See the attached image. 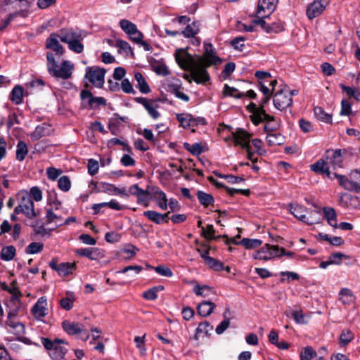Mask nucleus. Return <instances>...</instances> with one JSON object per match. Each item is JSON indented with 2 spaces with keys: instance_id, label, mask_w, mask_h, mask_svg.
Segmentation results:
<instances>
[{
  "instance_id": "cd10ccee",
  "label": "nucleus",
  "mask_w": 360,
  "mask_h": 360,
  "mask_svg": "<svg viewBox=\"0 0 360 360\" xmlns=\"http://www.w3.org/2000/svg\"><path fill=\"white\" fill-rule=\"evenodd\" d=\"M323 217L321 211L318 210H314L308 211V212H307V215L305 216L303 222L306 223L308 225H313L320 223Z\"/></svg>"
},
{
  "instance_id": "680f3d73",
  "label": "nucleus",
  "mask_w": 360,
  "mask_h": 360,
  "mask_svg": "<svg viewBox=\"0 0 360 360\" xmlns=\"http://www.w3.org/2000/svg\"><path fill=\"white\" fill-rule=\"evenodd\" d=\"M184 146L187 150L193 155H199L202 153V146L200 143H196L191 145L188 143H185Z\"/></svg>"
},
{
  "instance_id": "79ce46f5",
  "label": "nucleus",
  "mask_w": 360,
  "mask_h": 360,
  "mask_svg": "<svg viewBox=\"0 0 360 360\" xmlns=\"http://www.w3.org/2000/svg\"><path fill=\"white\" fill-rule=\"evenodd\" d=\"M266 141L270 146L281 145L284 141V136L279 133L269 134L266 136Z\"/></svg>"
},
{
  "instance_id": "6ab92c4d",
  "label": "nucleus",
  "mask_w": 360,
  "mask_h": 360,
  "mask_svg": "<svg viewBox=\"0 0 360 360\" xmlns=\"http://www.w3.org/2000/svg\"><path fill=\"white\" fill-rule=\"evenodd\" d=\"M231 139L236 146H240L248 151V134L245 130L238 129L235 132L232 133Z\"/></svg>"
},
{
  "instance_id": "a19ab883",
  "label": "nucleus",
  "mask_w": 360,
  "mask_h": 360,
  "mask_svg": "<svg viewBox=\"0 0 360 360\" xmlns=\"http://www.w3.org/2000/svg\"><path fill=\"white\" fill-rule=\"evenodd\" d=\"M27 153V144L24 141H19L16 146V159L21 162L25 160Z\"/></svg>"
},
{
  "instance_id": "412c9836",
  "label": "nucleus",
  "mask_w": 360,
  "mask_h": 360,
  "mask_svg": "<svg viewBox=\"0 0 360 360\" xmlns=\"http://www.w3.org/2000/svg\"><path fill=\"white\" fill-rule=\"evenodd\" d=\"M198 251L209 268L214 269V270H224L221 263L208 255L209 250L206 248L198 249ZM225 270H229V268L226 267Z\"/></svg>"
},
{
  "instance_id": "338daca9",
  "label": "nucleus",
  "mask_w": 360,
  "mask_h": 360,
  "mask_svg": "<svg viewBox=\"0 0 360 360\" xmlns=\"http://www.w3.org/2000/svg\"><path fill=\"white\" fill-rule=\"evenodd\" d=\"M223 94L225 96H232L235 98H239L240 96L237 89L230 87L228 84L224 85Z\"/></svg>"
},
{
  "instance_id": "ddd939ff",
  "label": "nucleus",
  "mask_w": 360,
  "mask_h": 360,
  "mask_svg": "<svg viewBox=\"0 0 360 360\" xmlns=\"http://www.w3.org/2000/svg\"><path fill=\"white\" fill-rule=\"evenodd\" d=\"M278 2V0H259L256 15H250V19L269 18Z\"/></svg>"
},
{
  "instance_id": "c756f323",
  "label": "nucleus",
  "mask_w": 360,
  "mask_h": 360,
  "mask_svg": "<svg viewBox=\"0 0 360 360\" xmlns=\"http://www.w3.org/2000/svg\"><path fill=\"white\" fill-rule=\"evenodd\" d=\"M290 212L300 221H304L308 209L298 204H291L290 205Z\"/></svg>"
},
{
  "instance_id": "1a4fd4ad",
  "label": "nucleus",
  "mask_w": 360,
  "mask_h": 360,
  "mask_svg": "<svg viewBox=\"0 0 360 360\" xmlns=\"http://www.w3.org/2000/svg\"><path fill=\"white\" fill-rule=\"evenodd\" d=\"M265 18H266L250 19L249 20V32H255L262 30L266 33H276L283 29V26L278 23L268 25L264 20Z\"/></svg>"
},
{
  "instance_id": "c03bdc74",
  "label": "nucleus",
  "mask_w": 360,
  "mask_h": 360,
  "mask_svg": "<svg viewBox=\"0 0 360 360\" xmlns=\"http://www.w3.org/2000/svg\"><path fill=\"white\" fill-rule=\"evenodd\" d=\"M120 26L122 30L129 36L137 29L136 25L131 21L122 19L120 21Z\"/></svg>"
},
{
  "instance_id": "0e129e2a",
  "label": "nucleus",
  "mask_w": 360,
  "mask_h": 360,
  "mask_svg": "<svg viewBox=\"0 0 360 360\" xmlns=\"http://www.w3.org/2000/svg\"><path fill=\"white\" fill-rule=\"evenodd\" d=\"M145 337L146 335L140 337L136 336L134 338V342L136 347L139 349L141 354L144 355L146 354V349L145 347Z\"/></svg>"
},
{
  "instance_id": "3c124183",
  "label": "nucleus",
  "mask_w": 360,
  "mask_h": 360,
  "mask_svg": "<svg viewBox=\"0 0 360 360\" xmlns=\"http://www.w3.org/2000/svg\"><path fill=\"white\" fill-rule=\"evenodd\" d=\"M198 199L200 203L203 206H208L214 202L213 197L208 193L199 191L197 193Z\"/></svg>"
},
{
  "instance_id": "774afa93",
  "label": "nucleus",
  "mask_w": 360,
  "mask_h": 360,
  "mask_svg": "<svg viewBox=\"0 0 360 360\" xmlns=\"http://www.w3.org/2000/svg\"><path fill=\"white\" fill-rule=\"evenodd\" d=\"M236 65L233 63H229L225 65L224 68L221 74V77L224 79H226L235 70Z\"/></svg>"
},
{
  "instance_id": "4c0bfd02",
  "label": "nucleus",
  "mask_w": 360,
  "mask_h": 360,
  "mask_svg": "<svg viewBox=\"0 0 360 360\" xmlns=\"http://www.w3.org/2000/svg\"><path fill=\"white\" fill-rule=\"evenodd\" d=\"M23 88L21 86H15L10 96L11 100L16 105H19L22 102Z\"/></svg>"
},
{
  "instance_id": "f704fd0d",
  "label": "nucleus",
  "mask_w": 360,
  "mask_h": 360,
  "mask_svg": "<svg viewBox=\"0 0 360 360\" xmlns=\"http://www.w3.org/2000/svg\"><path fill=\"white\" fill-rule=\"evenodd\" d=\"M290 316L297 324H307L309 321V316L304 314L300 309H294L290 311Z\"/></svg>"
},
{
  "instance_id": "f8f14e48",
  "label": "nucleus",
  "mask_w": 360,
  "mask_h": 360,
  "mask_svg": "<svg viewBox=\"0 0 360 360\" xmlns=\"http://www.w3.org/2000/svg\"><path fill=\"white\" fill-rule=\"evenodd\" d=\"M274 107L278 110H283L290 107L292 103L290 90L283 88L276 91L273 97Z\"/></svg>"
},
{
  "instance_id": "4be33fe9",
  "label": "nucleus",
  "mask_w": 360,
  "mask_h": 360,
  "mask_svg": "<svg viewBox=\"0 0 360 360\" xmlns=\"http://www.w3.org/2000/svg\"><path fill=\"white\" fill-rule=\"evenodd\" d=\"M310 167L313 172L320 174H326L328 179H333L332 172L330 170V166L327 160H319Z\"/></svg>"
},
{
  "instance_id": "9d476101",
  "label": "nucleus",
  "mask_w": 360,
  "mask_h": 360,
  "mask_svg": "<svg viewBox=\"0 0 360 360\" xmlns=\"http://www.w3.org/2000/svg\"><path fill=\"white\" fill-rule=\"evenodd\" d=\"M105 70L98 66L86 67L85 69V79L96 87L101 88L104 84Z\"/></svg>"
},
{
  "instance_id": "dca6fc26",
  "label": "nucleus",
  "mask_w": 360,
  "mask_h": 360,
  "mask_svg": "<svg viewBox=\"0 0 360 360\" xmlns=\"http://www.w3.org/2000/svg\"><path fill=\"white\" fill-rule=\"evenodd\" d=\"M333 179L336 178L338 181L340 186L343 187L347 191H354L356 193H360V185L353 181H350L346 176L338 174L337 173H332Z\"/></svg>"
},
{
  "instance_id": "f3484780",
  "label": "nucleus",
  "mask_w": 360,
  "mask_h": 360,
  "mask_svg": "<svg viewBox=\"0 0 360 360\" xmlns=\"http://www.w3.org/2000/svg\"><path fill=\"white\" fill-rule=\"evenodd\" d=\"M176 117L180 126L185 129L195 127L202 120L201 118H195L188 113H179L176 115Z\"/></svg>"
},
{
  "instance_id": "69168bd1",
  "label": "nucleus",
  "mask_w": 360,
  "mask_h": 360,
  "mask_svg": "<svg viewBox=\"0 0 360 360\" xmlns=\"http://www.w3.org/2000/svg\"><path fill=\"white\" fill-rule=\"evenodd\" d=\"M43 249V244L40 243H32L27 249L26 252L28 254H36L41 252Z\"/></svg>"
},
{
  "instance_id": "49530a36",
  "label": "nucleus",
  "mask_w": 360,
  "mask_h": 360,
  "mask_svg": "<svg viewBox=\"0 0 360 360\" xmlns=\"http://www.w3.org/2000/svg\"><path fill=\"white\" fill-rule=\"evenodd\" d=\"M262 142L261 140L252 139L251 143L249 142V160H252V153L262 154Z\"/></svg>"
},
{
  "instance_id": "bf43d9fd",
  "label": "nucleus",
  "mask_w": 360,
  "mask_h": 360,
  "mask_svg": "<svg viewBox=\"0 0 360 360\" xmlns=\"http://www.w3.org/2000/svg\"><path fill=\"white\" fill-rule=\"evenodd\" d=\"M316 354V352L311 347H307L301 352L300 359L311 360Z\"/></svg>"
},
{
  "instance_id": "13d9d810",
  "label": "nucleus",
  "mask_w": 360,
  "mask_h": 360,
  "mask_svg": "<svg viewBox=\"0 0 360 360\" xmlns=\"http://www.w3.org/2000/svg\"><path fill=\"white\" fill-rule=\"evenodd\" d=\"M46 220L48 224L53 222L58 224L62 221V218L60 216L54 213L52 210L49 209L46 211Z\"/></svg>"
},
{
  "instance_id": "393cba45",
  "label": "nucleus",
  "mask_w": 360,
  "mask_h": 360,
  "mask_svg": "<svg viewBox=\"0 0 360 360\" xmlns=\"http://www.w3.org/2000/svg\"><path fill=\"white\" fill-rule=\"evenodd\" d=\"M259 91L262 93L263 96L262 98L255 103L257 108H264V105L267 103L273 94V91L270 87L266 86V84H262L257 85Z\"/></svg>"
},
{
  "instance_id": "a18cd8bd",
  "label": "nucleus",
  "mask_w": 360,
  "mask_h": 360,
  "mask_svg": "<svg viewBox=\"0 0 360 360\" xmlns=\"http://www.w3.org/2000/svg\"><path fill=\"white\" fill-rule=\"evenodd\" d=\"M13 5V8H27L28 7V1L26 0H4L1 8L6 10V6Z\"/></svg>"
},
{
  "instance_id": "20e7f679",
  "label": "nucleus",
  "mask_w": 360,
  "mask_h": 360,
  "mask_svg": "<svg viewBox=\"0 0 360 360\" xmlns=\"http://www.w3.org/2000/svg\"><path fill=\"white\" fill-rule=\"evenodd\" d=\"M61 41L68 44V49L76 53H81L84 51L82 43L85 35L81 30L72 28L61 29Z\"/></svg>"
},
{
  "instance_id": "6e6d98bb",
  "label": "nucleus",
  "mask_w": 360,
  "mask_h": 360,
  "mask_svg": "<svg viewBox=\"0 0 360 360\" xmlns=\"http://www.w3.org/2000/svg\"><path fill=\"white\" fill-rule=\"evenodd\" d=\"M354 338V334L350 330H343L340 336V345L345 346Z\"/></svg>"
},
{
  "instance_id": "864d4df0",
  "label": "nucleus",
  "mask_w": 360,
  "mask_h": 360,
  "mask_svg": "<svg viewBox=\"0 0 360 360\" xmlns=\"http://www.w3.org/2000/svg\"><path fill=\"white\" fill-rule=\"evenodd\" d=\"M255 76L257 79V85L262 84H267L269 79L271 78V75L266 71H256Z\"/></svg>"
},
{
  "instance_id": "4d7b16f0",
  "label": "nucleus",
  "mask_w": 360,
  "mask_h": 360,
  "mask_svg": "<svg viewBox=\"0 0 360 360\" xmlns=\"http://www.w3.org/2000/svg\"><path fill=\"white\" fill-rule=\"evenodd\" d=\"M58 188L65 192L70 190L71 186V182L70 179L67 176H61L58 181Z\"/></svg>"
},
{
  "instance_id": "a878e982",
  "label": "nucleus",
  "mask_w": 360,
  "mask_h": 360,
  "mask_svg": "<svg viewBox=\"0 0 360 360\" xmlns=\"http://www.w3.org/2000/svg\"><path fill=\"white\" fill-rule=\"evenodd\" d=\"M169 212L160 214L153 210H147L143 212V216L147 217L150 221L160 224L162 222H168V215Z\"/></svg>"
},
{
  "instance_id": "423d86ee",
  "label": "nucleus",
  "mask_w": 360,
  "mask_h": 360,
  "mask_svg": "<svg viewBox=\"0 0 360 360\" xmlns=\"http://www.w3.org/2000/svg\"><path fill=\"white\" fill-rule=\"evenodd\" d=\"M18 196L19 202L14 212L16 214L22 213L29 219L34 218L37 216V213L34 210V202L29 193L22 191L18 193Z\"/></svg>"
},
{
  "instance_id": "2eb2a0df",
  "label": "nucleus",
  "mask_w": 360,
  "mask_h": 360,
  "mask_svg": "<svg viewBox=\"0 0 360 360\" xmlns=\"http://www.w3.org/2000/svg\"><path fill=\"white\" fill-rule=\"evenodd\" d=\"M47 299L45 296L39 297L31 309L33 316L37 320H41L48 314Z\"/></svg>"
},
{
  "instance_id": "052dcab7",
  "label": "nucleus",
  "mask_w": 360,
  "mask_h": 360,
  "mask_svg": "<svg viewBox=\"0 0 360 360\" xmlns=\"http://www.w3.org/2000/svg\"><path fill=\"white\" fill-rule=\"evenodd\" d=\"M214 229L212 225L208 224L206 228L202 227L201 235L208 240L214 239Z\"/></svg>"
},
{
  "instance_id": "58836bf2",
  "label": "nucleus",
  "mask_w": 360,
  "mask_h": 360,
  "mask_svg": "<svg viewBox=\"0 0 360 360\" xmlns=\"http://www.w3.org/2000/svg\"><path fill=\"white\" fill-rule=\"evenodd\" d=\"M340 87L349 98H353L356 101H360V90L359 89L349 87L342 84H340Z\"/></svg>"
},
{
  "instance_id": "37998d69",
  "label": "nucleus",
  "mask_w": 360,
  "mask_h": 360,
  "mask_svg": "<svg viewBox=\"0 0 360 360\" xmlns=\"http://www.w3.org/2000/svg\"><path fill=\"white\" fill-rule=\"evenodd\" d=\"M314 115L316 117L326 123L332 122V116L330 114L326 113L323 109L321 107H315L314 109Z\"/></svg>"
},
{
  "instance_id": "5701e85b",
  "label": "nucleus",
  "mask_w": 360,
  "mask_h": 360,
  "mask_svg": "<svg viewBox=\"0 0 360 360\" xmlns=\"http://www.w3.org/2000/svg\"><path fill=\"white\" fill-rule=\"evenodd\" d=\"M136 101L142 104L149 115L153 119L157 120L160 117V113L158 111V105L152 101L146 98H137Z\"/></svg>"
},
{
  "instance_id": "f03ea898",
  "label": "nucleus",
  "mask_w": 360,
  "mask_h": 360,
  "mask_svg": "<svg viewBox=\"0 0 360 360\" xmlns=\"http://www.w3.org/2000/svg\"><path fill=\"white\" fill-rule=\"evenodd\" d=\"M249 117L255 126L266 122L264 131L266 132L274 131L280 128L281 120L267 114L264 109L257 108L255 103H249Z\"/></svg>"
},
{
  "instance_id": "72a5a7b5",
  "label": "nucleus",
  "mask_w": 360,
  "mask_h": 360,
  "mask_svg": "<svg viewBox=\"0 0 360 360\" xmlns=\"http://www.w3.org/2000/svg\"><path fill=\"white\" fill-rule=\"evenodd\" d=\"M193 292L195 295L204 297H210V295H216L215 291L211 287L206 285H200L196 284L193 288Z\"/></svg>"
},
{
  "instance_id": "9b49d317",
  "label": "nucleus",
  "mask_w": 360,
  "mask_h": 360,
  "mask_svg": "<svg viewBox=\"0 0 360 360\" xmlns=\"http://www.w3.org/2000/svg\"><path fill=\"white\" fill-rule=\"evenodd\" d=\"M61 30L58 33H51L46 40V48L49 51L48 52L53 53L54 57L56 60L63 56L65 53L64 47L60 44L59 40L61 41Z\"/></svg>"
},
{
  "instance_id": "e2e57ef3",
  "label": "nucleus",
  "mask_w": 360,
  "mask_h": 360,
  "mask_svg": "<svg viewBox=\"0 0 360 360\" xmlns=\"http://www.w3.org/2000/svg\"><path fill=\"white\" fill-rule=\"evenodd\" d=\"M245 37H236L231 41V44L234 48V49L241 51L243 50V48L245 47Z\"/></svg>"
},
{
  "instance_id": "bb28decb",
  "label": "nucleus",
  "mask_w": 360,
  "mask_h": 360,
  "mask_svg": "<svg viewBox=\"0 0 360 360\" xmlns=\"http://www.w3.org/2000/svg\"><path fill=\"white\" fill-rule=\"evenodd\" d=\"M339 300L345 305H351L354 303L356 297L350 289L344 288L339 292Z\"/></svg>"
},
{
  "instance_id": "473e14b6",
  "label": "nucleus",
  "mask_w": 360,
  "mask_h": 360,
  "mask_svg": "<svg viewBox=\"0 0 360 360\" xmlns=\"http://www.w3.org/2000/svg\"><path fill=\"white\" fill-rule=\"evenodd\" d=\"M214 307V303L210 301H203L198 306V313L202 316H207L212 312Z\"/></svg>"
},
{
  "instance_id": "f257e3e1",
  "label": "nucleus",
  "mask_w": 360,
  "mask_h": 360,
  "mask_svg": "<svg viewBox=\"0 0 360 360\" xmlns=\"http://www.w3.org/2000/svg\"><path fill=\"white\" fill-rule=\"evenodd\" d=\"M202 56H193L186 49H179L175 51L174 57L179 66L191 72L192 79L198 84H202L210 79L206 68L221 63V59L216 55L211 43L205 41Z\"/></svg>"
},
{
  "instance_id": "7c9ffc66",
  "label": "nucleus",
  "mask_w": 360,
  "mask_h": 360,
  "mask_svg": "<svg viewBox=\"0 0 360 360\" xmlns=\"http://www.w3.org/2000/svg\"><path fill=\"white\" fill-rule=\"evenodd\" d=\"M134 79L136 82V86L142 94H148L150 91V89L146 81V79L141 72H136L134 75Z\"/></svg>"
},
{
  "instance_id": "8fccbe9b",
  "label": "nucleus",
  "mask_w": 360,
  "mask_h": 360,
  "mask_svg": "<svg viewBox=\"0 0 360 360\" xmlns=\"http://www.w3.org/2000/svg\"><path fill=\"white\" fill-rule=\"evenodd\" d=\"M137 251L138 249L135 246L127 245L121 250L120 256L124 259H131L136 255Z\"/></svg>"
},
{
  "instance_id": "39448f33",
  "label": "nucleus",
  "mask_w": 360,
  "mask_h": 360,
  "mask_svg": "<svg viewBox=\"0 0 360 360\" xmlns=\"http://www.w3.org/2000/svg\"><path fill=\"white\" fill-rule=\"evenodd\" d=\"M41 343L49 352L51 358L54 360L63 359L68 352V349L64 345L67 343L62 339L56 338L51 340L48 338H41Z\"/></svg>"
},
{
  "instance_id": "7ed1b4c3",
  "label": "nucleus",
  "mask_w": 360,
  "mask_h": 360,
  "mask_svg": "<svg viewBox=\"0 0 360 360\" xmlns=\"http://www.w3.org/2000/svg\"><path fill=\"white\" fill-rule=\"evenodd\" d=\"M46 60L47 70L51 76L63 79L71 77L75 68V65L71 61L65 60L58 66L59 60H56L52 52L46 53Z\"/></svg>"
},
{
  "instance_id": "603ef678",
  "label": "nucleus",
  "mask_w": 360,
  "mask_h": 360,
  "mask_svg": "<svg viewBox=\"0 0 360 360\" xmlns=\"http://www.w3.org/2000/svg\"><path fill=\"white\" fill-rule=\"evenodd\" d=\"M15 255V248L12 246H6L4 248L1 252V258L4 260H11Z\"/></svg>"
},
{
  "instance_id": "de8ad7c7",
  "label": "nucleus",
  "mask_w": 360,
  "mask_h": 360,
  "mask_svg": "<svg viewBox=\"0 0 360 360\" xmlns=\"http://www.w3.org/2000/svg\"><path fill=\"white\" fill-rule=\"evenodd\" d=\"M116 46L119 49L120 51H123L125 54L134 56V52L130 44L124 40L117 39L115 43Z\"/></svg>"
},
{
  "instance_id": "b1692460",
  "label": "nucleus",
  "mask_w": 360,
  "mask_h": 360,
  "mask_svg": "<svg viewBox=\"0 0 360 360\" xmlns=\"http://www.w3.org/2000/svg\"><path fill=\"white\" fill-rule=\"evenodd\" d=\"M168 88H169V91L172 94L175 95V96L177 97L178 98H179L185 102L189 101V100H190L189 96L181 91V84L179 79H176V80H174V82L169 84Z\"/></svg>"
},
{
  "instance_id": "5fc2aeb1",
  "label": "nucleus",
  "mask_w": 360,
  "mask_h": 360,
  "mask_svg": "<svg viewBox=\"0 0 360 360\" xmlns=\"http://www.w3.org/2000/svg\"><path fill=\"white\" fill-rule=\"evenodd\" d=\"M97 250L93 248H81L77 250V253L79 255L86 257L91 259L96 258Z\"/></svg>"
},
{
  "instance_id": "2f4dec72",
  "label": "nucleus",
  "mask_w": 360,
  "mask_h": 360,
  "mask_svg": "<svg viewBox=\"0 0 360 360\" xmlns=\"http://www.w3.org/2000/svg\"><path fill=\"white\" fill-rule=\"evenodd\" d=\"M154 197L158 207L162 210H166L168 200L165 193L157 188L154 191Z\"/></svg>"
},
{
  "instance_id": "6e6552de",
  "label": "nucleus",
  "mask_w": 360,
  "mask_h": 360,
  "mask_svg": "<svg viewBox=\"0 0 360 360\" xmlns=\"http://www.w3.org/2000/svg\"><path fill=\"white\" fill-rule=\"evenodd\" d=\"M61 325L63 329L69 335L77 336L84 341L89 338L88 330L81 323L65 320Z\"/></svg>"
},
{
  "instance_id": "09e8293b",
  "label": "nucleus",
  "mask_w": 360,
  "mask_h": 360,
  "mask_svg": "<svg viewBox=\"0 0 360 360\" xmlns=\"http://www.w3.org/2000/svg\"><path fill=\"white\" fill-rule=\"evenodd\" d=\"M68 296H67L65 297H63L60 300V306L63 309H65L66 311H70L73 307L75 298H74L72 293L68 292Z\"/></svg>"
},
{
  "instance_id": "a211bd4d",
  "label": "nucleus",
  "mask_w": 360,
  "mask_h": 360,
  "mask_svg": "<svg viewBox=\"0 0 360 360\" xmlns=\"http://www.w3.org/2000/svg\"><path fill=\"white\" fill-rule=\"evenodd\" d=\"M16 314L17 312L15 310L10 311L8 314L6 323L13 330V332L15 334L20 335L25 333V326L14 319L16 316Z\"/></svg>"
},
{
  "instance_id": "c85d7f7f",
  "label": "nucleus",
  "mask_w": 360,
  "mask_h": 360,
  "mask_svg": "<svg viewBox=\"0 0 360 360\" xmlns=\"http://www.w3.org/2000/svg\"><path fill=\"white\" fill-rule=\"evenodd\" d=\"M285 253L283 248H280L277 245H269L265 246V255L266 256V260L271 259L273 258L279 257Z\"/></svg>"
},
{
  "instance_id": "aec40b11",
  "label": "nucleus",
  "mask_w": 360,
  "mask_h": 360,
  "mask_svg": "<svg viewBox=\"0 0 360 360\" xmlns=\"http://www.w3.org/2000/svg\"><path fill=\"white\" fill-rule=\"evenodd\" d=\"M11 286L7 285L6 283L1 285L4 290H7L11 295V302H12L16 309H18L20 306V297L22 296L21 292L19 291L18 288L15 286V281H12Z\"/></svg>"
},
{
  "instance_id": "4468645a",
  "label": "nucleus",
  "mask_w": 360,
  "mask_h": 360,
  "mask_svg": "<svg viewBox=\"0 0 360 360\" xmlns=\"http://www.w3.org/2000/svg\"><path fill=\"white\" fill-rule=\"evenodd\" d=\"M330 0H314L307 8L306 13L309 20H312L323 13Z\"/></svg>"
},
{
  "instance_id": "ea45409f",
  "label": "nucleus",
  "mask_w": 360,
  "mask_h": 360,
  "mask_svg": "<svg viewBox=\"0 0 360 360\" xmlns=\"http://www.w3.org/2000/svg\"><path fill=\"white\" fill-rule=\"evenodd\" d=\"M200 31V25L198 22H193V23L188 25L184 30L182 31V34L186 37H193Z\"/></svg>"
},
{
  "instance_id": "e433bc0d",
  "label": "nucleus",
  "mask_w": 360,
  "mask_h": 360,
  "mask_svg": "<svg viewBox=\"0 0 360 360\" xmlns=\"http://www.w3.org/2000/svg\"><path fill=\"white\" fill-rule=\"evenodd\" d=\"M49 129L48 126L45 124H42L41 125H38L34 131L31 133L30 138L32 141H37L41 139L42 137L47 136Z\"/></svg>"
},
{
  "instance_id": "c9c22d12",
  "label": "nucleus",
  "mask_w": 360,
  "mask_h": 360,
  "mask_svg": "<svg viewBox=\"0 0 360 360\" xmlns=\"http://www.w3.org/2000/svg\"><path fill=\"white\" fill-rule=\"evenodd\" d=\"M212 329L213 327L207 321L200 323L196 329L195 339L198 340L200 337L208 335Z\"/></svg>"
},
{
  "instance_id": "0eeeda50",
  "label": "nucleus",
  "mask_w": 360,
  "mask_h": 360,
  "mask_svg": "<svg viewBox=\"0 0 360 360\" xmlns=\"http://www.w3.org/2000/svg\"><path fill=\"white\" fill-rule=\"evenodd\" d=\"M326 160L330 167L333 169L343 167V161L347 157L353 155L354 150L352 148L328 150Z\"/></svg>"
}]
</instances>
